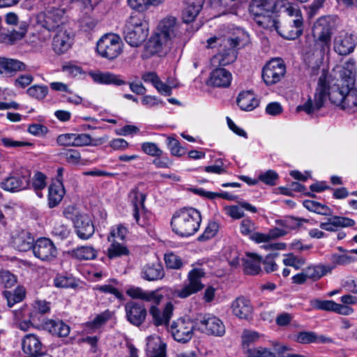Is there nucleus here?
<instances>
[{"label": "nucleus", "instance_id": "f257e3e1", "mask_svg": "<svg viewBox=\"0 0 357 357\" xmlns=\"http://www.w3.org/2000/svg\"><path fill=\"white\" fill-rule=\"evenodd\" d=\"M341 78L335 80L327 70H322L318 79L314 99L310 98L303 105L297 106V112L303 111L310 114L317 112L324 105L327 97L335 105L349 112L357 109V90L355 88L352 70L343 69Z\"/></svg>", "mask_w": 357, "mask_h": 357}, {"label": "nucleus", "instance_id": "f03ea898", "mask_svg": "<svg viewBox=\"0 0 357 357\" xmlns=\"http://www.w3.org/2000/svg\"><path fill=\"white\" fill-rule=\"evenodd\" d=\"M126 294L132 299H139L151 302L153 305L149 310L152 321L155 326H167L173 315L174 305L169 302L165 305L162 310L156 306L160 303L163 296L156 291H144L141 287H132L126 289Z\"/></svg>", "mask_w": 357, "mask_h": 357}, {"label": "nucleus", "instance_id": "7ed1b4c3", "mask_svg": "<svg viewBox=\"0 0 357 357\" xmlns=\"http://www.w3.org/2000/svg\"><path fill=\"white\" fill-rule=\"evenodd\" d=\"M176 31V20L174 17L162 20L159 30L151 36L145 45L144 56L149 58L155 54H163L168 47L169 41L175 36Z\"/></svg>", "mask_w": 357, "mask_h": 357}, {"label": "nucleus", "instance_id": "20e7f679", "mask_svg": "<svg viewBox=\"0 0 357 357\" xmlns=\"http://www.w3.org/2000/svg\"><path fill=\"white\" fill-rule=\"evenodd\" d=\"M202 222L200 212L194 208H183L172 216V228L176 235L188 238L198 231Z\"/></svg>", "mask_w": 357, "mask_h": 357}, {"label": "nucleus", "instance_id": "39448f33", "mask_svg": "<svg viewBox=\"0 0 357 357\" xmlns=\"http://www.w3.org/2000/svg\"><path fill=\"white\" fill-rule=\"evenodd\" d=\"M208 48H217L218 53L212 59L213 63L226 66L234 62L237 58L236 48L239 45L238 37L225 38L213 36L206 40Z\"/></svg>", "mask_w": 357, "mask_h": 357}, {"label": "nucleus", "instance_id": "423d86ee", "mask_svg": "<svg viewBox=\"0 0 357 357\" xmlns=\"http://www.w3.org/2000/svg\"><path fill=\"white\" fill-rule=\"evenodd\" d=\"M304 207L309 211L325 216H330L321 222L320 228L329 232H335L340 228L351 227L354 225L353 219L344 216H331V210L328 206L323 205L314 200L306 199L303 202Z\"/></svg>", "mask_w": 357, "mask_h": 357}, {"label": "nucleus", "instance_id": "0eeeda50", "mask_svg": "<svg viewBox=\"0 0 357 357\" xmlns=\"http://www.w3.org/2000/svg\"><path fill=\"white\" fill-rule=\"evenodd\" d=\"M275 7L291 18L289 21L290 27H286L282 31L280 36L287 40H294L301 36L303 31V18L298 6L287 0H279L275 3Z\"/></svg>", "mask_w": 357, "mask_h": 357}, {"label": "nucleus", "instance_id": "6e6552de", "mask_svg": "<svg viewBox=\"0 0 357 357\" xmlns=\"http://www.w3.org/2000/svg\"><path fill=\"white\" fill-rule=\"evenodd\" d=\"M124 39L131 47L141 46L149 36V25L141 14H131L126 20L123 30Z\"/></svg>", "mask_w": 357, "mask_h": 357}, {"label": "nucleus", "instance_id": "1a4fd4ad", "mask_svg": "<svg viewBox=\"0 0 357 357\" xmlns=\"http://www.w3.org/2000/svg\"><path fill=\"white\" fill-rule=\"evenodd\" d=\"M335 26V21L331 16H323L317 20L312 28L315 47L324 56L330 52L331 36Z\"/></svg>", "mask_w": 357, "mask_h": 357}, {"label": "nucleus", "instance_id": "9d476101", "mask_svg": "<svg viewBox=\"0 0 357 357\" xmlns=\"http://www.w3.org/2000/svg\"><path fill=\"white\" fill-rule=\"evenodd\" d=\"M96 52L102 58L113 60L122 52V43L119 35L107 33L96 43Z\"/></svg>", "mask_w": 357, "mask_h": 357}, {"label": "nucleus", "instance_id": "9b49d317", "mask_svg": "<svg viewBox=\"0 0 357 357\" xmlns=\"http://www.w3.org/2000/svg\"><path fill=\"white\" fill-rule=\"evenodd\" d=\"M205 271L200 268H194L188 272L187 283L181 289L176 290L174 295L182 299L187 298L194 294H197L204 288L202 279L205 277Z\"/></svg>", "mask_w": 357, "mask_h": 357}, {"label": "nucleus", "instance_id": "f8f14e48", "mask_svg": "<svg viewBox=\"0 0 357 357\" xmlns=\"http://www.w3.org/2000/svg\"><path fill=\"white\" fill-rule=\"evenodd\" d=\"M197 321V330L208 336L222 337L225 334L223 321L217 316L206 314Z\"/></svg>", "mask_w": 357, "mask_h": 357}, {"label": "nucleus", "instance_id": "ddd939ff", "mask_svg": "<svg viewBox=\"0 0 357 357\" xmlns=\"http://www.w3.org/2000/svg\"><path fill=\"white\" fill-rule=\"evenodd\" d=\"M286 74L284 61L280 58L268 61L262 68L261 77L266 86H273L280 82Z\"/></svg>", "mask_w": 357, "mask_h": 357}, {"label": "nucleus", "instance_id": "4468645a", "mask_svg": "<svg viewBox=\"0 0 357 357\" xmlns=\"http://www.w3.org/2000/svg\"><path fill=\"white\" fill-rule=\"evenodd\" d=\"M38 22L47 31H56L63 28L64 9L50 8L37 15Z\"/></svg>", "mask_w": 357, "mask_h": 357}, {"label": "nucleus", "instance_id": "2eb2a0df", "mask_svg": "<svg viewBox=\"0 0 357 357\" xmlns=\"http://www.w3.org/2000/svg\"><path fill=\"white\" fill-rule=\"evenodd\" d=\"M196 330V320L188 318H180L174 321L170 326V332L177 342H188L193 336V331Z\"/></svg>", "mask_w": 357, "mask_h": 357}, {"label": "nucleus", "instance_id": "dca6fc26", "mask_svg": "<svg viewBox=\"0 0 357 357\" xmlns=\"http://www.w3.org/2000/svg\"><path fill=\"white\" fill-rule=\"evenodd\" d=\"M357 44V36L345 30H341L333 38V50L340 56L353 53Z\"/></svg>", "mask_w": 357, "mask_h": 357}, {"label": "nucleus", "instance_id": "f3484780", "mask_svg": "<svg viewBox=\"0 0 357 357\" xmlns=\"http://www.w3.org/2000/svg\"><path fill=\"white\" fill-rule=\"evenodd\" d=\"M31 173L29 171L22 174H10L0 182V188L9 192H17L30 187Z\"/></svg>", "mask_w": 357, "mask_h": 357}, {"label": "nucleus", "instance_id": "a211bd4d", "mask_svg": "<svg viewBox=\"0 0 357 357\" xmlns=\"http://www.w3.org/2000/svg\"><path fill=\"white\" fill-rule=\"evenodd\" d=\"M146 195L137 188H132L129 194V199L133 206L132 216L139 226L145 227L148 225L145 216L144 201Z\"/></svg>", "mask_w": 357, "mask_h": 357}, {"label": "nucleus", "instance_id": "6ab92c4d", "mask_svg": "<svg viewBox=\"0 0 357 357\" xmlns=\"http://www.w3.org/2000/svg\"><path fill=\"white\" fill-rule=\"evenodd\" d=\"M35 257L44 261L55 259L57 249L50 238H40L35 241L31 248Z\"/></svg>", "mask_w": 357, "mask_h": 357}, {"label": "nucleus", "instance_id": "aec40b11", "mask_svg": "<svg viewBox=\"0 0 357 357\" xmlns=\"http://www.w3.org/2000/svg\"><path fill=\"white\" fill-rule=\"evenodd\" d=\"M310 305L314 310L333 312L342 316H349L354 313L353 308H347L346 306L340 305L333 300L314 298L310 300Z\"/></svg>", "mask_w": 357, "mask_h": 357}, {"label": "nucleus", "instance_id": "412c9836", "mask_svg": "<svg viewBox=\"0 0 357 357\" xmlns=\"http://www.w3.org/2000/svg\"><path fill=\"white\" fill-rule=\"evenodd\" d=\"M273 6L258 8L255 12L249 10L257 24L266 29H278V22L272 11Z\"/></svg>", "mask_w": 357, "mask_h": 357}, {"label": "nucleus", "instance_id": "4be33fe9", "mask_svg": "<svg viewBox=\"0 0 357 357\" xmlns=\"http://www.w3.org/2000/svg\"><path fill=\"white\" fill-rule=\"evenodd\" d=\"M125 311L127 321L133 326H139L145 321L147 316V310L144 304L135 301H130L125 305Z\"/></svg>", "mask_w": 357, "mask_h": 357}, {"label": "nucleus", "instance_id": "5701e85b", "mask_svg": "<svg viewBox=\"0 0 357 357\" xmlns=\"http://www.w3.org/2000/svg\"><path fill=\"white\" fill-rule=\"evenodd\" d=\"M73 223L75 232L79 238L83 240L89 239L94 234V225L88 215L75 218Z\"/></svg>", "mask_w": 357, "mask_h": 357}, {"label": "nucleus", "instance_id": "b1692460", "mask_svg": "<svg viewBox=\"0 0 357 357\" xmlns=\"http://www.w3.org/2000/svg\"><path fill=\"white\" fill-rule=\"evenodd\" d=\"M146 340L145 350L149 357H167V344L160 337L151 335Z\"/></svg>", "mask_w": 357, "mask_h": 357}, {"label": "nucleus", "instance_id": "393cba45", "mask_svg": "<svg viewBox=\"0 0 357 357\" xmlns=\"http://www.w3.org/2000/svg\"><path fill=\"white\" fill-rule=\"evenodd\" d=\"M231 308L234 316L241 319H248L253 312V307L250 300L243 296L235 299L231 303Z\"/></svg>", "mask_w": 357, "mask_h": 357}, {"label": "nucleus", "instance_id": "a878e982", "mask_svg": "<svg viewBox=\"0 0 357 357\" xmlns=\"http://www.w3.org/2000/svg\"><path fill=\"white\" fill-rule=\"evenodd\" d=\"M27 28L26 22H20L18 30H8L0 33V41L9 45H14L24 38Z\"/></svg>", "mask_w": 357, "mask_h": 357}, {"label": "nucleus", "instance_id": "bb28decb", "mask_svg": "<svg viewBox=\"0 0 357 357\" xmlns=\"http://www.w3.org/2000/svg\"><path fill=\"white\" fill-rule=\"evenodd\" d=\"M71 38L67 29L61 28L57 30L53 37L52 47L57 54H63L70 49Z\"/></svg>", "mask_w": 357, "mask_h": 357}, {"label": "nucleus", "instance_id": "cd10ccee", "mask_svg": "<svg viewBox=\"0 0 357 357\" xmlns=\"http://www.w3.org/2000/svg\"><path fill=\"white\" fill-rule=\"evenodd\" d=\"M204 0H186L182 10V20L188 24L193 22L203 8Z\"/></svg>", "mask_w": 357, "mask_h": 357}, {"label": "nucleus", "instance_id": "c85d7f7f", "mask_svg": "<svg viewBox=\"0 0 357 357\" xmlns=\"http://www.w3.org/2000/svg\"><path fill=\"white\" fill-rule=\"evenodd\" d=\"M231 74L225 68H215L210 75L208 85L216 87H227L230 85Z\"/></svg>", "mask_w": 357, "mask_h": 357}, {"label": "nucleus", "instance_id": "c756f323", "mask_svg": "<svg viewBox=\"0 0 357 357\" xmlns=\"http://www.w3.org/2000/svg\"><path fill=\"white\" fill-rule=\"evenodd\" d=\"M65 188L61 181L59 180L51 183L49 187V194H47V206L52 208L61 202L65 195Z\"/></svg>", "mask_w": 357, "mask_h": 357}, {"label": "nucleus", "instance_id": "7c9ffc66", "mask_svg": "<svg viewBox=\"0 0 357 357\" xmlns=\"http://www.w3.org/2000/svg\"><path fill=\"white\" fill-rule=\"evenodd\" d=\"M26 65L17 59L0 57V75H15L26 71Z\"/></svg>", "mask_w": 357, "mask_h": 357}, {"label": "nucleus", "instance_id": "2f4dec72", "mask_svg": "<svg viewBox=\"0 0 357 357\" xmlns=\"http://www.w3.org/2000/svg\"><path fill=\"white\" fill-rule=\"evenodd\" d=\"M93 80L100 84L123 86L126 84L125 80L121 79L119 75L110 72H96L90 74Z\"/></svg>", "mask_w": 357, "mask_h": 357}, {"label": "nucleus", "instance_id": "473e14b6", "mask_svg": "<svg viewBox=\"0 0 357 357\" xmlns=\"http://www.w3.org/2000/svg\"><path fill=\"white\" fill-rule=\"evenodd\" d=\"M42 346L38 337L33 334H28L22 338V351L31 356H39Z\"/></svg>", "mask_w": 357, "mask_h": 357}, {"label": "nucleus", "instance_id": "72a5a7b5", "mask_svg": "<svg viewBox=\"0 0 357 357\" xmlns=\"http://www.w3.org/2000/svg\"><path fill=\"white\" fill-rule=\"evenodd\" d=\"M43 328L57 337H68L70 326L62 320L47 319L43 323Z\"/></svg>", "mask_w": 357, "mask_h": 357}, {"label": "nucleus", "instance_id": "f704fd0d", "mask_svg": "<svg viewBox=\"0 0 357 357\" xmlns=\"http://www.w3.org/2000/svg\"><path fill=\"white\" fill-rule=\"evenodd\" d=\"M162 265L159 263H152L142 268V277L144 280L151 282L161 280L164 277Z\"/></svg>", "mask_w": 357, "mask_h": 357}, {"label": "nucleus", "instance_id": "c9c22d12", "mask_svg": "<svg viewBox=\"0 0 357 357\" xmlns=\"http://www.w3.org/2000/svg\"><path fill=\"white\" fill-rule=\"evenodd\" d=\"M238 205H230L226 206L225 207V211L227 215H228L231 218L238 220L241 219L244 216L243 211L241 209L243 208L248 211L251 213H256L257 208L255 206L250 204L248 202L245 201H240L238 202Z\"/></svg>", "mask_w": 357, "mask_h": 357}, {"label": "nucleus", "instance_id": "e433bc0d", "mask_svg": "<svg viewBox=\"0 0 357 357\" xmlns=\"http://www.w3.org/2000/svg\"><path fill=\"white\" fill-rule=\"evenodd\" d=\"M333 269L334 266L318 264L316 265H310L305 267L303 271H305L306 276L309 277L310 280L312 282H316Z\"/></svg>", "mask_w": 357, "mask_h": 357}, {"label": "nucleus", "instance_id": "4c0bfd02", "mask_svg": "<svg viewBox=\"0 0 357 357\" xmlns=\"http://www.w3.org/2000/svg\"><path fill=\"white\" fill-rule=\"evenodd\" d=\"M34 240L31 233L22 230L13 237L15 248L25 252L32 248Z\"/></svg>", "mask_w": 357, "mask_h": 357}, {"label": "nucleus", "instance_id": "58836bf2", "mask_svg": "<svg viewBox=\"0 0 357 357\" xmlns=\"http://www.w3.org/2000/svg\"><path fill=\"white\" fill-rule=\"evenodd\" d=\"M237 105L242 110L251 111L259 106V102L250 91H243L237 97Z\"/></svg>", "mask_w": 357, "mask_h": 357}, {"label": "nucleus", "instance_id": "ea45409f", "mask_svg": "<svg viewBox=\"0 0 357 357\" xmlns=\"http://www.w3.org/2000/svg\"><path fill=\"white\" fill-rule=\"evenodd\" d=\"M261 258L255 254H248L243 259L244 271L247 274L255 275L261 271Z\"/></svg>", "mask_w": 357, "mask_h": 357}, {"label": "nucleus", "instance_id": "a19ab883", "mask_svg": "<svg viewBox=\"0 0 357 357\" xmlns=\"http://www.w3.org/2000/svg\"><path fill=\"white\" fill-rule=\"evenodd\" d=\"M296 342L302 344H309L311 342H331V340L326 336H317L314 332L302 331L298 333L296 335Z\"/></svg>", "mask_w": 357, "mask_h": 357}, {"label": "nucleus", "instance_id": "79ce46f5", "mask_svg": "<svg viewBox=\"0 0 357 357\" xmlns=\"http://www.w3.org/2000/svg\"><path fill=\"white\" fill-rule=\"evenodd\" d=\"M61 156L66 162L71 165H87L91 162L87 159H82L80 153L74 149L65 150L61 153Z\"/></svg>", "mask_w": 357, "mask_h": 357}, {"label": "nucleus", "instance_id": "37998d69", "mask_svg": "<svg viewBox=\"0 0 357 357\" xmlns=\"http://www.w3.org/2000/svg\"><path fill=\"white\" fill-rule=\"evenodd\" d=\"M107 137L92 139L89 134H75L74 146H98L105 143Z\"/></svg>", "mask_w": 357, "mask_h": 357}, {"label": "nucleus", "instance_id": "c03bdc74", "mask_svg": "<svg viewBox=\"0 0 357 357\" xmlns=\"http://www.w3.org/2000/svg\"><path fill=\"white\" fill-rule=\"evenodd\" d=\"M305 219L297 218L293 216H287L283 219L277 220L276 225L283 229H286V232L295 229L302 225L303 222H306Z\"/></svg>", "mask_w": 357, "mask_h": 357}, {"label": "nucleus", "instance_id": "a18cd8bd", "mask_svg": "<svg viewBox=\"0 0 357 357\" xmlns=\"http://www.w3.org/2000/svg\"><path fill=\"white\" fill-rule=\"evenodd\" d=\"M129 254V249H128L124 244H121L116 241H112L107 250V255L109 259L117 258L121 256L128 255Z\"/></svg>", "mask_w": 357, "mask_h": 357}, {"label": "nucleus", "instance_id": "49530a36", "mask_svg": "<svg viewBox=\"0 0 357 357\" xmlns=\"http://www.w3.org/2000/svg\"><path fill=\"white\" fill-rule=\"evenodd\" d=\"M73 255L78 260H93L97 250L92 246H82L74 250Z\"/></svg>", "mask_w": 357, "mask_h": 357}, {"label": "nucleus", "instance_id": "de8ad7c7", "mask_svg": "<svg viewBox=\"0 0 357 357\" xmlns=\"http://www.w3.org/2000/svg\"><path fill=\"white\" fill-rule=\"evenodd\" d=\"M24 296L25 289L23 287H18L13 292L8 291L3 292V297L7 300V304L9 307L22 301Z\"/></svg>", "mask_w": 357, "mask_h": 357}, {"label": "nucleus", "instance_id": "09e8293b", "mask_svg": "<svg viewBox=\"0 0 357 357\" xmlns=\"http://www.w3.org/2000/svg\"><path fill=\"white\" fill-rule=\"evenodd\" d=\"M32 188L34 190L36 195L40 197H43V194L40 192L41 190L45 189L46 187V176L41 172H36L34 174L31 183Z\"/></svg>", "mask_w": 357, "mask_h": 357}, {"label": "nucleus", "instance_id": "8fccbe9b", "mask_svg": "<svg viewBox=\"0 0 357 357\" xmlns=\"http://www.w3.org/2000/svg\"><path fill=\"white\" fill-rule=\"evenodd\" d=\"M48 89L46 85H32L26 90L28 96L38 100H43L47 96Z\"/></svg>", "mask_w": 357, "mask_h": 357}, {"label": "nucleus", "instance_id": "3c124183", "mask_svg": "<svg viewBox=\"0 0 357 357\" xmlns=\"http://www.w3.org/2000/svg\"><path fill=\"white\" fill-rule=\"evenodd\" d=\"M94 290L98 291L102 294H110L114 295L115 298L117 299L122 300L123 299V295L121 292L116 287H115L114 284L109 283L102 285H96L95 287H93Z\"/></svg>", "mask_w": 357, "mask_h": 357}, {"label": "nucleus", "instance_id": "603ef678", "mask_svg": "<svg viewBox=\"0 0 357 357\" xmlns=\"http://www.w3.org/2000/svg\"><path fill=\"white\" fill-rule=\"evenodd\" d=\"M305 260L301 257H298L292 254H287L283 259V264L285 266H291L296 270H299L305 265Z\"/></svg>", "mask_w": 357, "mask_h": 357}, {"label": "nucleus", "instance_id": "864d4df0", "mask_svg": "<svg viewBox=\"0 0 357 357\" xmlns=\"http://www.w3.org/2000/svg\"><path fill=\"white\" fill-rule=\"evenodd\" d=\"M164 260L168 268L180 269L183 266L181 257L173 252L165 254Z\"/></svg>", "mask_w": 357, "mask_h": 357}, {"label": "nucleus", "instance_id": "5fc2aeb1", "mask_svg": "<svg viewBox=\"0 0 357 357\" xmlns=\"http://www.w3.org/2000/svg\"><path fill=\"white\" fill-rule=\"evenodd\" d=\"M15 321H21L24 319H32L33 321H36L37 318L36 314L32 312L26 305L22 307L19 310L13 311Z\"/></svg>", "mask_w": 357, "mask_h": 357}, {"label": "nucleus", "instance_id": "6e6d98bb", "mask_svg": "<svg viewBox=\"0 0 357 357\" xmlns=\"http://www.w3.org/2000/svg\"><path fill=\"white\" fill-rule=\"evenodd\" d=\"M128 234L127 228L121 224L114 226L111 228L110 233L107 236V241H112V238L124 240Z\"/></svg>", "mask_w": 357, "mask_h": 357}, {"label": "nucleus", "instance_id": "4d7b16f0", "mask_svg": "<svg viewBox=\"0 0 357 357\" xmlns=\"http://www.w3.org/2000/svg\"><path fill=\"white\" fill-rule=\"evenodd\" d=\"M218 230V225L216 222H210L205 228L204 233L198 238L199 241H204L214 237Z\"/></svg>", "mask_w": 357, "mask_h": 357}, {"label": "nucleus", "instance_id": "13d9d810", "mask_svg": "<svg viewBox=\"0 0 357 357\" xmlns=\"http://www.w3.org/2000/svg\"><path fill=\"white\" fill-rule=\"evenodd\" d=\"M142 150L151 157H160L162 151L154 142H144L142 144Z\"/></svg>", "mask_w": 357, "mask_h": 357}, {"label": "nucleus", "instance_id": "bf43d9fd", "mask_svg": "<svg viewBox=\"0 0 357 357\" xmlns=\"http://www.w3.org/2000/svg\"><path fill=\"white\" fill-rule=\"evenodd\" d=\"M247 357H278V353L271 352L266 347H258L249 349Z\"/></svg>", "mask_w": 357, "mask_h": 357}, {"label": "nucleus", "instance_id": "052dcab7", "mask_svg": "<svg viewBox=\"0 0 357 357\" xmlns=\"http://www.w3.org/2000/svg\"><path fill=\"white\" fill-rule=\"evenodd\" d=\"M167 144L173 155L180 157L183 155V151L178 140L174 137H169L167 139Z\"/></svg>", "mask_w": 357, "mask_h": 357}, {"label": "nucleus", "instance_id": "680f3d73", "mask_svg": "<svg viewBox=\"0 0 357 357\" xmlns=\"http://www.w3.org/2000/svg\"><path fill=\"white\" fill-rule=\"evenodd\" d=\"M256 225L254 221L249 218L243 219L240 225L241 233L244 236H250L256 231Z\"/></svg>", "mask_w": 357, "mask_h": 357}, {"label": "nucleus", "instance_id": "e2e57ef3", "mask_svg": "<svg viewBox=\"0 0 357 357\" xmlns=\"http://www.w3.org/2000/svg\"><path fill=\"white\" fill-rule=\"evenodd\" d=\"M278 178V173L271 169L260 174L259 176V181L271 186L275 185V181H277Z\"/></svg>", "mask_w": 357, "mask_h": 357}, {"label": "nucleus", "instance_id": "0e129e2a", "mask_svg": "<svg viewBox=\"0 0 357 357\" xmlns=\"http://www.w3.org/2000/svg\"><path fill=\"white\" fill-rule=\"evenodd\" d=\"M53 282H54V285L57 288H71L75 287L73 279L64 275H58L54 278Z\"/></svg>", "mask_w": 357, "mask_h": 357}, {"label": "nucleus", "instance_id": "69168bd1", "mask_svg": "<svg viewBox=\"0 0 357 357\" xmlns=\"http://www.w3.org/2000/svg\"><path fill=\"white\" fill-rule=\"evenodd\" d=\"M33 77L31 74H22L14 79V86L16 88L24 89L32 83Z\"/></svg>", "mask_w": 357, "mask_h": 357}, {"label": "nucleus", "instance_id": "338daca9", "mask_svg": "<svg viewBox=\"0 0 357 357\" xmlns=\"http://www.w3.org/2000/svg\"><path fill=\"white\" fill-rule=\"evenodd\" d=\"M111 316V312L109 310H105V312L96 315L93 321L90 323V325H91L93 328H98L106 323L107 320L110 319Z\"/></svg>", "mask_w": 357, "mask_h": 357}, {"label": "nucleus", "instance_id": "774afa93", "mask_svg": "<svg viewBox=\"0 0 357 357\" xmlns=\"http://www.w3.org/2000/svg\"><path fill=\"white\" fill-rule=\"evenodd\" d=\"M128 4L130 8L138 12L147 10L152 6L149 0H128Z\"/></svg>", "mask_w": 357, "mask_h": 357}]
</instances>
